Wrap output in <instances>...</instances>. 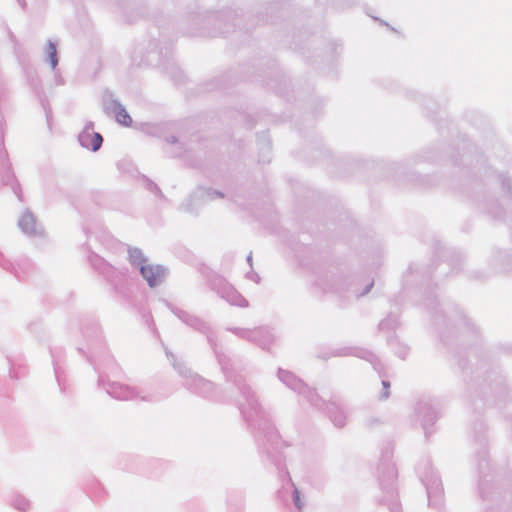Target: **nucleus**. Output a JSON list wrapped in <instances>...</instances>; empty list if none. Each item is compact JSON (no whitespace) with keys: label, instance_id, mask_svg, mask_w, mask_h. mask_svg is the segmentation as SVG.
Here are the masks:
<instances>
[{"label":"nucleus","instance_id":"nucleus-4","mask_svg":"<svg viewBox=\"0 0 512 512\" xmlns=\"http://www.w3.org/2000/svg\"><path fill=\"white\" fill-rule=\"evenodd\" d=\"M52 53H51V60H52V65L53 67L56 65L57 63V60H56V51H55V48L52 47Z\"/></svg>","mask_w":512,"mask_h":512},{"label":"nucleus","instance_id":"nucleus-3","mask_svg":"<svg viewBox=\"0 0 512 512\" xmlns=\"http://www.w3.org/2000/svg\"><path fill=\"white\" fill-rule=\"evenodd\" d=\"M114 114L115 119L119 124L126 127H129L132 124V118L122 106L116 105L114 109Z\"/></svg>","mask_w":512,"mask_h":512},{"label":"nucleus","instance_id":"nucleus-2","mask_svg":"<svg viewBox=\"0 0 512 512\" xmlns=\"http://www.w3.org/2000/svg\"><path fill=\"white\" fill-rule=\"evenodd\" d=\"M80 142L82 146L97 151L102 145L103 138L99 133L87 131L80 135Z\"/></svg>","mask_w":512,"mask_h":512},{"label":"nucleus","instance_id":"nucleus-1","mask_svg":"<svg viewBox=\"0 0 512 512\" xmlns=\"http://www.w3.org/2000/svg\"><path fill=\"white\" fill-rule=\"evenodd\" d=\"M140 271L151 287L160 284L165 276V271L160 266L145 264L141 266Z\"/></svg>","mask_w":512,"mask_h":512}]
</instances>
